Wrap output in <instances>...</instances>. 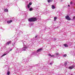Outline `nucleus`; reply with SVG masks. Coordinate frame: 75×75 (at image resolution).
<instances>
[{"label":"nucleus","mask_w":75,"mask_h":75,"mask_svg":"<svg viewBox=\"0 0 75 75\" xmlns=\"http://www.w3.org/2000/svg\"><path fill=\"white\" fill-rule=\"evenodd\" d=\"M37 20V18H32L28 19V21L30 22H34Z\"/></svg>","instance_id":"f257e3e1"},{"label":"nucleus","mask_w":75,"mask_h":75,"mask_svg":"<svg viewBox=\"0 0 75 75\" xmlns=\"http://www.w3.org/2000/svg\"><path fill=\"white\" fill-rule=\"evenodd\" d=\"M27 48V47L26 46V45H24L23 48H22V51H25L26 50V49Z\"/></svg>","instance_id":"f03ea898"},{"label":"nucleus","mask_w":75,"mask_h":75,"mask_svg":"<svg viewBox=\"0 0 75 75\" xmlns=\"http://www.w3.org/2000/svg\"><path fill=\"white\" fill-rule=\"evenodd\" d=\"M65 18L66 19H67V20H71V18L69 17V16H65Z\"/></svg>","instance_id":"7ed1b4c3"},{"label":"nucleus","mask_w":75,"mask_h":75,"mask_svg":"<svg viewBox=\"0 0 75 75\" xmlns=\"http://www.w3.org/2000/svg\"><path fill=\"white\" fill-rule=\"evenodd\" d=\"M42 50V48L39 49L37 50V52H41V51Z\"/></svg>","instance_id":"20e7f679"},{"label":"nucleus","mask_w":75,"mask_h":75,"mask_svg":"<svg viewBox=\"0 0 75 75\" xmlns=\"http://www.w3.org/2000/svg\"><path fill=\"white\" fill-rule=\"evenodd\" d=\"M48 56H49L50 57H55V56L54 55H51V54H48Z\"/></svg>","instance_id":"39448f33"},{"label":"nucleus","mask_w":75,"mask_h":75,"mask_svg":"<svg viewBox=\"0 0 75 75\" xmlns=\"http://www.w3.org/2000/svg\"><path fill=\"white\" fill-rule=\"evenodd\" d=\"M74 66H71L69 67V69H73L74 68Z\"/></svg>","instance_id":"423d86ee"},{"label":"nucleus","mask_w":75,"mask_h":75,"mask_svg":"<svg viewBox=\"0 0 75 75\" xmlns=\"http://www.w3.org/2000/svg\"><path fill=\"white\" fill-rule=\"evenodd\" d=\"M11 41H9L7 42L6 44V45H9L10 44V43H11Z\"/></svg>","instance_id":"0eeeda50"},{"label":"nucleus","mask_w":75,"mask_h":75,"mask_svg":"<svg viewBox=\"0 0 75 75\" xmlns=\"http://www.w3.org/2000/svg\"><path fill=\"white\" fill-rule=\"evenodd\" d=\"M13 21L12 20H10V21H8L7 22V23L8 24H9V23H12V22Z\"/></svg>","instance_id":"6e6552de"},{"label":"nucleus","mask_w":75,"mask_h":75,"mask_svg":"<svg viewBox=\"0 0 75 75\" xmlns=\"http://www.w3.org/2000/svg\"><path fill=\"white\" fill-rule=\"evenodd\" d=\"M64 45L65 47H68V45L67 44H64Z\"/></svg>","instance_id":"1a4fd4ad"},{"label":"nucleus","mask_w":75,"mask_h":75,"mask_svg":"<svg viewBox=\"0 0 75 75\" xmlns=\"http://www.w3.org/2000/svg\"><path fill=\"white\" fill-rule=\"evenodd\" d=\"M4 11L5 12H7V11H8V9H5Z\"/></svg>","instance_id":"9d476101"},{"label":"nucleus","mask_w":75,"mask_h":75,"mask_svg":"<svg viewBox=\"0 0 75 75\" xmlns=\"http://www.w3.org/2000/svg\"><path fill=\"white\" fill-rule=\"evenodd\" d=\"M52 9H54V8H55V6H54V5H52Z\"/></svg>","instance_id":"9b49d317"},{"label":"nucleus","mask_w":75,"mask_h":75,"mask_svg":"<svg viewBox=\"0 0 75 75\" xmlns=\"http://www.w3.org/2000/svg\"><path fill=\"white\" fill-rule=\"evenodd\" d=\"M33 8H30V9H29V11H33Z\"/></svg>","instance_id":"f8f14e48"},{"label":"nucleus","mask_w":75,"mask_h":75,"mask_svg":"<svg viewBox=\"0 0 75 75\" xmlns=\"http://www.w3.org/2000/svg\"><path fill=\"white\" fill-rule=\"evenodd\" d=\"M57 17H54V21H55V20H57Z\"/></svg>","instance_id":"ddd939ff"},{"label":"nucleus","mask_w":75,"mask_h":75,"mask_svg":"<svg viewBox=\"0 0 75 75\" xmlns=\"http://www.w3.org/2000/svg\"><path fill=\"white\" fill-rule=\"evenodd\" d=\"M10 71L8 72L7 73V75H10Z\"/></svg>","instance_id":"4468645a"},{"label":"nucleus","mask_w":75,"mask_h":75,"mask_svg":"<svg viewBox=\"0 0 75 75\" xmlns=\"http://www.w3.org/2000/svg\"><path fill=\"white\" fill-rule=\"evenodd\" d=\"M28 8H30V5L28 4Z\"/></svg>","instance_id":"2eb2a0df"},{"label":"nucleus","mask_w":75,"mask_h":75,"mask_svg":"<svg viewBox=\"0 0 75 75\" xmlns=\"http://www.w3.org/2000/svg\"><path fill=\"white\" fill-rule=\"evenodd\" d=\"M6 54H4L2 55V57H4V56L6 55Z\"/></svg>","instance_id":"dca6fc26"},{"label":"nucleus","mask_w":75,"mask_h":75,"mask_svg":"<svg viewBox=\"0 0 75 75\" xmlns=\"http://www.w3.org/2000/svg\"><path fill=\"white\" fill-rule=\"evenodd\" d=\"M12 45H13V46H14V45H15V42L13 43Z\"/></svg>","instance_id":"f3484780"},{"label":"nucleus","mask_w":75,"mask_h":75,"mask_svg":"<svg viewBox=\"0 0 75 75\" xmlns=\"http://www.w3.org/2000/svg\"><path fill=\"white\" fill-rule=\"evenodd\" d=\"M59 55V53H56V55Z\"/></svg>","instance_id":"a211bd4d"},{"label":"nucleus","mask_w":75,"mask_h":75,"mask_svg":"<svg viewBox=\"0 0 75 75\" xmlns=\"http://www.w3.org/2000/svg\"><path fill=\"white\" fill-rule=\"evenodd\" d=\"M63 57H67V54H65L64 55Z\"/></svg>","instance_id":"6ab92c4d"},{"label":"nucleus","mask_w":75,"mask_h":75,"mask_svg":"<svg viewBox=\"0 0 75 75\" xmlns=\"http://www.w3.org/2000/svg\"><path fill=\"white\" fill-rule=\"evenodd\" d=\"M31 4H32V3H31V2H30L29 3V5H30V6H31Z\"/></svg>","instance_id":"aec40b11"},{"label":"nucleus","mask_w":75,"mask_h":75,"mask_svg":"<svg viewBox=\"0 0 75 75\" xmlns=\"http://www.w3.org/2000/svg\"><path fill=\"white\" fill-rule=\"evenodd\" d=\"M37 37H38V35H36L35 36V38H37Z\"/></svg>","instance_id":"412c9836"},{"label":"nucleus","mask_w":75,"mask_h":75,"mask_svg":"<svg viewBox=\"0 0 75 75\" xmlns=\"http://www.w3.org/2000/svg\"><path fill=\"white\" fill-rule=\"evenodd\" d=\"M47 1H48V3H50V0H48Z\"/></svg>","instance_id":"4be33fe9"},{"label":"nucleus","mask_w":75,"mask_h":75,"mask_svg":"<svg viewBox=\"0 0 75 75\" xmlns=\"http://www.w3.org/2000/svg\"><path fill=\"white\" fill-rule=\"evenodd\" d=\"M67 62H65V65H67Z\"/></svg>","instance_id":"5701e85b"},{"label":"nucleus","mask_w":75,"mask_h":75,"mask_svg":"<svg viewBox=\"0 0 75 75\" xmlns=\"http://www.w3.org/2000/svg\"><path fill=\"white\" fill-rule=\"evenodd\" d=\"M73 20H75V16L73 17Z\"/></svg>","instance_id":"b1692460"},{"label":"nucleus","mask_w":75,"mask_h":75,"mask_svg":"<svg viewBox=\"0 0 75 75\" xmlns=\"http://www.w3.org/2000/svg\"><path fill=\"white\" fill-rule=\"evenodd\" d=\"M70 4H72V2H70Z\"/></svg>","instance_id":"393cba45"},{"label":"nucleus","mask_w":75,"mask_h":75,"mask_svg":"<svg viewBox=\"0 0 75 75\" xmlns=\"http://www.w3.org/2000/svg\"><path fill=\"white\" fill-rule=\"evenodd\" d=\"M52 63L51 62L50 63V65H52Z\"/></svg>","instance_id":"a878e982"},{"label":"nucleus","mask_w":75,"mask_h":75,"mask_svg":"<svg viewBox=\"0 0 75 75\" xmlns=\"http://www.w3.org/2000/svg\"><path fill=\"white\" fill-rule=\"evenodd\" d=\"M54 40H57V38H54Z\"/></svg>","instance_id":"bb28decb"},{"label":"nucleus","mask_w":75,"mask_h":75,"mask_svg":"<svg viewBox=\"0 0 75 75\" xmlns=\"http://www.w3.org/2000/svg\"><path fill=\"white\" fill-rule=\"evenodd\" d=\"M50 2H52V0H50Z\"/></svg>","instance_id":"cd10ccee"},{"label":"nucleus","mask_w":75,"mask_h":75,"mask_svg":"<svg viewBox=\"0 0 75 75\" xmlns=\"http://www.w3.org/2000/svg\"><path fill=\"white\" fill-rule=\"evenodd\" d=\"M68 7H70V5H68Z\"/></svg>","instance_id":"c85d7f7f"},{"label":"nucleus","mask_w":75,"mask_h":75,"mask_svg":"<svg viewBox=\"0 0 75 75\" xmlns=\"http://www.w3.org/2000/svg\"><path fill=\"white\" fill-rule=\"evenodd\" d=\"M12 50H11L10 51H11Z\"/></svg>","instance_id":"c756f323"},{"label":"nucleus","mask_w":75,"mask_h":75,"mask_svg":"<svg viewBox=\"0 0 75 75\" xmlns=\"http://www.w3.org/2000/svg\"><path fill=\"white\" fill-rule=\"evenodd\" d=\"M71 75H72V74H71Z\"/></svg>","instance_id":"7c9ffc66"}]
</instances>
